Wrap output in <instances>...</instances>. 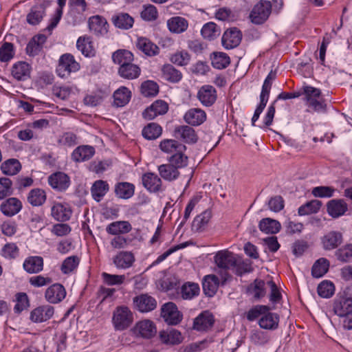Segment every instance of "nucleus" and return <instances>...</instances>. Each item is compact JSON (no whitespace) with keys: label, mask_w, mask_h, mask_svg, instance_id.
<instances>
[{"label":"nucleus","mask_w":352,"mask_h":352,"mask_svg":"<svg viewBox=\"0 0 352 352\" xmlns=\"http://www.w3.org/2000/svg\"><path fill=\"white\" fill-rule=\"evenodd\" d=\"M31 69V66L26 62L19 61L12 67V76L17 80H25L30 76Z\"/></svg>","instance_id":"obj_27"},{"label":"nucleus","mask_w":352,"mask_h":352,"mask_svg":"<svg viewBox=\"0 0 352 352\" xmlns=\"http://www.w3.org/2000/svg\"><path fill=\"white\" fill-rule=\"evenodd\" d=\"M49 184L54 189L59 191L65 190L69 186V177L64 173L57 172L48 178Z\"/></svg>","instance_id":"obj_22"},{"label":"nucleus","mask_w":352,"mask_h":352,"mask_svg":"<svg viewBox=\"0 0 352 352\" xmlns=\"http://www.w3.org/2000/svg\"><path fill=\"white\" fill-rule=\"evenodd\" d=\"M199 286L195 283L187 282L180 289V294L184 300H191L199 294Z\"/></svg>","instance_id":"obj_47"},{"label":"nucleus","mask_w":352,"mask_h":352,"mask_svg":"<svg viewBox=\"0 0 352 352\" xmlns=\"http://www.w3.org/2000/svg\"><path fill=\"white\" fill-rule=\"evenodd\" d=\"M51 214L56 220L66 221L70 219L72 210L66 206L57 203L52 207Z\"/></svg>","instance_id":"obj_39"},{"label":"nucleus","mask_w":352,"mask_h":352,"mask_svg":"<svg viewBox=\"0 0 352 352\" xmlns=\"http://www.w3.org/2000/svg\"><path fill=\"white\" fill-rule=\"evenodd\" d=\"M280 223L270 218L263 219L259 222V229L266 234H276L280 230Z\"/></svg>","instance_id":"obj_50"},{"label":"nucleus","mask_w":352,"mask_h":352,"mask_svg":"<svg viewBox=\"0 0 352 352\" xmlns=\"http://www.w3.org/2000/svg\"><path fill=\"white\" fill-rule=\"evenodd\" d=\"M54 312V309L50 305H43L34 309L30 315L32 322L38 323L47 321L50 319Z\"/></svg>","instance_id":"obj_16"},{"label":"nucleus","mask_w":352,"mask_h":352,"mask_svg":"<svg viewBox=\"0 0 352 352\" xmlns=\"http://www.w3.org/2000/svg\"><path fill=\"white\" fill-rule=\"evenodd\" d=\"M76 47L77 49L85 56H94L95 50L90 37H79L76 42Z\"/></svg>","instance_id":"obj_44"},{"label":"nucleus","mask_w":352,"mask_h":352,"mask_svg":"<svg viewBox=\"0 0 352 352\" xmlns=\"http://www.w3.org/2000/svg\"><path fill=\"white\" fill-rule=\"evenodd\" d=\"M161 316L168 324H177L182 320V314L172 302L165 303L161 308Z\"/></svg>","instance_id":"obj_8"},{"label":"nucleus","mask_w":352,"mask_h":352,"mask_svg":"<svg viewBox=\"0 0 352 352\" xmlns=\"http://www.w3.org/2000/svg\"><path fill=\"white\" fill-rule=\"evenodd\" d=\"M46 40L47 37L44 34L34 36L27 45L25 49L27 54L30 56H35L38 54Z\"/></svg>","instance_id":"obj_31"},{"label":"nucleus","mask_w":352,"mask_h":352,"mask_svg":"<svg viewBox=\"0 0 352 352\" xmlns=\"http://www.w3.org/2000/svg\"><path fill=\"white\" fill-rule=\"evenodd\" d=\"M108 23L104 18L96 15L89 18V27L96 35H102L107 32Z\"/></svg>","instance_id":"obj_32"},{"label":"nucleus","mask_w":352,"mask_h":352,"mask_svg":"<svg viewBox=\"0 0 352 352\" xmlns=\"http://www.w3.org/2000/svg\"><path fill=\"white\" fill-rule=\"evenodd\" d=\"M136 47L139 50L148 56H155L159 53V47L145 37L138 38Z\"/></svg>","instance_id":"obj_34"},{"label":"nucleus","mask_w":352,"mask_h":352,"mask_svg":"<svg viewBox=\"0 0 352 352\" xmlns=\"http://www.w3.org/2000/svg\"><path fill=\"white\" fill-rule=\"evenodd\" d=\"M141 69L140 67L135 64L127 63L125 65H122V67H119L118 74L119 75L125 79L133 80L139 77L140 75Z\"/></svg>","instance_id":"obj_37"},{"label":"nucleus","mask_w":352,"mask_h":352,"mask_svg":"<svg viewBox=\"0 0 352 352\" xmlns=\"http://www.w3.org/2000/svg\"><path fill=\"white\" fill-rule=\"evenodd\" d=\"M329 267V261L325 258H320L315 262L312 267V276L315 278H320L328 272Z\"/></svg>","instance_id":"obj_55"},{"label":"nucleus","mask_w":352,"mask_h":352,"mask_svg":"<svg viewBox=\"0 0 352 352\" xmlns=\"http://www.w3.org/2000/svg\"><path fill=\"white\" fill-rule=\"evenodd\" d=\"M133 303L136 309L143 313L151 311L155 309L157 306L155 299L146 294L135 297Z\"/></svg>","instance_id":"obj_17"},{"label":"nucleus","mask_w":352,"mask_h":352,"mask_svg":"<svg viewBox=\"0 0 352 352\" xmlns=\"http://www.w3.org/2000/svg\"><path fill=\"white\" fill-rule=\"evenodd\" d=\"M95 154V148L89 145L77 146L72 152L71 157L75 162H82L90 160Z\"/></svg>","instance_id":"obj_21"},{"label":"nucleus","mask_w":352,"mask_h":352,"mask_svg":"<svg viewBox=\"0 0 352 352\" xmlns=\"http://www.w3.org/2000/svg\"><path fill=\"white\" fill-rule=\"evenodd\" d=\"M135 192V186L129 182H118L115 186V194L116 197L123 199H127L133 197Z\"/></svg>","instance_id":"obj_36"},{"label":"nucleus","mask_w":352,"mask_h":352,"mask_svg":"<svg viewBox=\"0 0 352 352\" xmlns=\"http://www.w3.org/2000/svg\"><path fill=\"white\" fill-rule=\"evenodd\" d=\"M184 120L190 125L199 126L206 120V113L201 109L192 108L186 112Z\"/></svg>","instance_id":"obj_24"},{"label":"nucleus","mask_w":352,"mask_h":352,"mask_svg":"<svg viewBox=\"0 0 352 352\" xmlns=\"http://www.w3.org/2000/svg\"><path fill=\"white\" fill-rule=\"evenodd\" d=\"M333 311L340 316H348L352 312V299L351 297L340 296L333 303Z\"/></svg>","instance_id":"obj_20"},{"label":"nucleus","mask_w":352,"mask_h":352,"mask_svg":"<svg viewBox=\"0 0 352 352\" xmlns=\"http://www.w3.org/2000/svg\"><path fill=\"white\" fill-rule=\"evenodd\" d=\"M317 291L320 297L328 298L334 294L335 287L331 281L324 280L318 285Z\"/></svg>","instance_id":"obj_62"},{"label":"nucleus","mask_w":352,"mask_h":352,"mask_svg":"<svg viewBox=\"0 0 352 352\" xmlns=\"http://www.w3.org/2000/svg\"><path fill=\"white\" fill-rule=\"evenodd\" d=\"M162 131V129L159 124L151 122L144 127L142 134L147 140H155L160 136Z\"/></svg>","instance_id":"obj_59"},{"label":"nucleus","mask_w":352,"mask_h":352,"mask_svg":"<svg viewBox=\"0 0 352 352\" xmlns=\"http://www.w3.org/2000/svg\"><path fill=\"white\" fill-rule=\"evenodd\" d=\"M202 285L205 294L208 296H213L218 289L219 280L214 274L207 275L204 277Z\"/></svg>","instance_id":"obj_41"},{"label":"nucleus","mask_w":352,"mask_h":352,"mask_svg":"<svg viewBox=\"0 0 352 352\" xmlns=\"http://www.w3.org/2000/svg\"><path fill=\"white\" fill-rule=\"evenodd\" d=\"M276 73L274 71H271L265 79L260 94V103L256 108L254 115L260 116L261 113L266 107L269 99L271 87L273 81L276 79Z\"/></svg>","instance_id":"obj_7"},{"label":"nucleus","mask_w":352,"mask_h":352,"mask_svg":"<svg viewBox=\"0 0 352 352\" xmlns=\"http://www.w3.org/2000/svg\"><path fill=\"white\" fill-rule=\"evenodd\" d=\"M276 73L274 71H271L265 79L260 94V103L256 108L254 115L260 116L261 113L266 107L269 99L271 87L273 81L276 79Z\"/></svg>","instance_id":"obj_6"},{"label":"nucleus","mask_w":352,"mask_h":352,"mask_svg":"<svg viewBox=\"0 0 352 352\" xmlns=\"http://www.w3.org/2000/svg\"><path fill=\"white\" fill-rule=\"evenodd\" d=\"M322 203L320 201L314 199L302 205L298 210V214L300 216L309 215L316 213L319 211Z\"/></svg>","instance_id":"obj_57"},{"label":"nucleus","mask_w":352,"mask_h":352,"mask_svg":"<svg viewBox=\"0 0 352 352\" xmlns=\"http://www.w3.org/2000/svg\"><path fill=\"white\" fill-rule=\"evenodd\" d=\"M217 98L215 88L209 85H203L197 92V98L205 107L212 106Z\"/></svg>","instance_id":"obj_12"},{"label":"nucleus","mask_w":352,"mask_h":352,"mask_svg":"<svg viewBox=\"0 0 352 352\" xmlns=\"http://www.w3.org/2000/svg\"><path fill=\"white\" fill-rule=\"evenodd\" d=\"M45 6L43 4H38L33 6L27 15V21L31 25L38 24L45 14Z\"/></svg>","instance_id":"obj_49"},{"label":"nucleus","mask_w":352,"mask_h":352,"mask_svg":"<svg viewBox=\"0 0 352 352\" xmlns=\"http://www.w3.org/2000/svg\"><path fill=\"white\" fill-rule=\"evenodd\" d=\"M80 263V258L77 256H71L66 258L61 265V271L63 274H67L77 268Z\"/></svg>","instance_id":"obj_63"},{"label":"nucleus","mask_w":352,"mask_h":352,"mask_svg":"<svg viewBox=\"0 0 352 352\" xmlns=\"http://www.w3.org/2000/svg\"><path fill=\"white\" fill-rule=\"evenodd\" d=\"M43 259L41 256H30L26 258L23 263L24 270L30 273H38L43 270Z\"/></svg>","instance_id":"obj_40"},{"label":"nucleus","mask_w":352,"mask_h":352,"mask_svg":"<svg viewBox=\"0 0 352 352\" xmlns=\"http://www.w3.org/2000/svg\"><path fill=\"white\" fill-rule=\"evenodd\" d=\"M305 100L309 108L318 113L326 111V104L321 97V91L319 89L305 86L303 87Z\"/></svg>","instance_id":"obj_1"},{"label":"nucleus","mask_w":352,"mask_h":352,"mask_svg":"<svg viewBox=\"0 0 352 352\" xmlns=\"http://www.w3.org/2000/svg\"><path fill=\"white\" fill-rule=\"evenodd\" d=\"M112 60L115 64H118L120 67H122V65L133 62L134 56L133 53L127 50H118L113 53Z\"/></svg>","instance_id":"obj_42"},{"label":"nucleus","mask_w":352,"mask_h":352,"mask_svg":"<svg viewBox=\"0 0 352 352\" xmlns=\"http://www.w3.org/2000/svg\"><path fill=\"white\" fill-rule=\"evenodd\" d=\"M320 242L322 248L325 250L336 249L343 242L342 233L336 230L329 231L321 237Z\"/></svg>","instance_id":"obj_9"},{"label":"nucleus","mask_w":352,"mask_h":352,"mask_svg":"<svg viewBox=\"0 0 352 352\" xmlns=\"http://www.w3.org/2000/svg\"><path fill=\"white\" fill-rule=\"evenodd\" d=\"M158 171L160 176L168 182L175 180L179 175L178 169L169 163L159 166Z\"/></svg>","instance_id":"obj_43"},{"label":"nucleus","mask_w":352,"mask_h":352,"mask_svg":"<svg viewBox=\"0 0 352 352\" xmlns=\"http://www.w3.org/2000/svg\"><path fill=\"white\" fill-rule=\"evenodd\" d=\"M212 217L210 210H205L197 215L193 220L192 229L195 232H201L205 229Z\"/></svg>","instance_id":"obj_48"},{"label":"nucleus","mask_w":352,"mask_h":352,"mask_svg":"<svg viewBox=\"0 0 352 352\" xmlns=\"http://www.w3.org/2000/svg\"><path fill=\"white\" fill-rule=\"evenodd\" d=\"M132 230L131 224L127 221H116L106 227V232L114 236H122Z\"/></svg>","instance_id":"obj_25"},{"label":"nucleus","mask_w":352,"mask_h":352,"mask_svg":"<svg viewBox=\"0 0 352 352\" xmlns=\"http://www.w3.org/2000/svg\"><path fill=\"white\" fill-rule=\"evenodd\" d=\"M271 11V3L261 0L254 6L249 17L252 23L256 25L263 24L268 19Z\"/></svg>","instance_id":"obj_2"},{"label":"nucleus","mask_w":352,"mask_h":352,"mask_svg":"<svg viewBox=\"0 0 352 352\" xmlns=\"http://www.w3.org/2000/svg\"><path fill=\"white\" fill-rule=\"evenodd\" d=\"M168 110V104L164 100H157L143 111L142 116L146 120H153L158 116L165 114Z\"/></svg>","instance_id":"obj_11"},{"label":"nucleus","mask_w":352,"mask_h":352,"mask_svg":"<svg viewBox=\"0 0 352 352\" xmlns=\"http://www.w3.org/2000/svg\"><path fill=\"white\" fill-rule=\"evenodd\" d=\"M167 26L170 32L181 34L188 28V21L182 16H173L167 21Z\"/></svg>","instance_id":"obj_35"},{"label":"nucleus","mask_w":352,"mask_h":352,"mask_svg":"<svg viewBox=\"0 0 352 352\" xmlns=\"http://www.w3.org/2000/svg\"><path fill=\"white\" fill-rule=\"evenodd\" d=\"M162 78L172 83H177L182 78V72L171 64L164 65L162 69Z\"/></svg>","instance_id":"obj_33"},{"label":"nucleus","mask_w":352,"mask_h":352,"mask_svg":"<svg viewBox=\"0 0 352 352\" xmlns=\"http://www.w3.org/2000/svg\"><path fill=\"white\" fill-rule=\"evenodd\" d=\"M133 320V314L127 307H118L113 311L112 322L116 330L126 329L132 323Z\"/></svg>","instance_id":"obj_3"},{"label":"nucleus","mask_w":352,"mask_h":352,"mask_svg":"<svg viewBox=\"0 0 352 352\" xmlns=\"http://www.w3.org/2000/svg\"><path fill=\"white\" fill-rule=\"evenodd\" d=\"M201 33L204 38L213 40L220 35L221 30L214 23L209 22L203 26Z\"/></svg>","instance_id":"obj_58"},{"label":"nucleus","mask_w":352,"mask_h":352,"mask_svg":"<svg viewBox=\"0 0 352 352\" xmlns=\"http://www.w3.org/2000/svg\"><path fill=\"white\" fill-rule=\"evenodd\" d=\"M27 199L32 206H40L46 200L45 192L41 188H34L28 193Z\"/></svg>","instance_id":"obj_51"},{"label":"nucleus","mask_w":352,"mask_h":352,"mask_svg":"<svg viewBox=\"0 0 352 352\" xmlns=\"http://www.w3.org/2000/svg\"><path fill=\"white\" fill-rule=\"evenodd\" d=\"M131 98V91L126 87H121L113 93L114 104L117 107H124Z\"/></svg>","instance_id":"obj_45"},{"label":"nucleus","mask_w":352,"mask_h":352,"mask_svg":"<svg viewBox=\"0 0 352 352\" xmlns=\"http://www.w3.org/2000/svg\"><path fill=\"white\" fill-rule=\"evenodd\" d=\"M131 331L135 337L147 340L151 339L157 334L155 324L148 319L137 322Z\"/></svg>","instance_id":"obj_4"},{"label":"nucleus","mask_w":352,"mask_h":352,"mask_svg":"<svg viewBox=\"0 0 352 352\" xmlns=\"http://www.w3.org/2000/svg\"><path fill=\"white\" fill-rule=\"evenodd\" d=\"M135 261L134 254L129 251H120L113 257V263L118 269L130 268Z\"/></svg>","instance_id":"obj_19"},{"label":"nucleus","mask_w":352,"mask_h":352,"mask_svg":"<svg viewBox=\"0 0 352 352\" xmlns=\"http://www.w3.org/2000/svg\"><path fill=\"white\" fill-rule=\"evenodd\" d=\"M79 69L80 65L74 57L70 54H65L59 58L56 73L61 78H67L72 72H76Z\"/></svg>","instance_id":"obj_5"},{"label":"nucleus","mask_w":352,"mask_h":352,"mask_svg":"<svg viewBox=\"0 0 352 352\" xmlns=\"http://www.w3.org/2000/svg\"><path fill=\"white\" fill-rule=\"evenodd\" d=\"M327 208L330 216L338 218L347 211L348 205L343 199H332L327 203Z\"/></svg>","instance_id":"obj_28"},{"label":"nucleus","mask_w":352,"mask_h":352,"mask_svg":"<svg viewBox=\"0 0 352 352\" xmlns=\"http://www.w3.org/2000/svg\"><path fill=\"white\" fill-rule=\"evenodd\" d=\"M112 20L116 27L123 30L131 28L134 23L133 17L127 13H119L113 16Z\"/></svg>","instance_id":"obj_52"},{"label":"nucleus","mask_w":352,"mask_h":352,"mask_svg":"<svg viewBox=\"0 0 352 352\" xmlns=\"http://www.w3.org/2000/svg\"><path fill=\"white\" fill-rule=\"evenodd\" d=\"M174 136L187 144H194L198 140L195 129L187 125L177 126L174 129Z\"/></svg>","instance_id":"obj_10"},{"label":"nucleus","mask_w":352,"mask_h":352,"mask_svg":"<svg viewBox=\"0 0 352 352\" xmlns=\"http://www.w3.org/2000/svg\"><path fill=\"white\" fill-rule=\"evenodd\" d=\"M160 149L167 153H175L178 151L186 150V146L175 140H164L160 144Z\"/></svg>","instance_id":"obj_54"},{"label":"nucleus","mask_w":352,"mask_h":352,"mask_svg":"<svg viewBox=\"0 0 352 352\" xmlns=\"http://www.w3.org/2000/svg\"><path fill=\"white\" fill-rule=\"evenodd\" d=\"M109 184L103 180L96 181L91 188V192L93 198L96 201H100L101 199L109 191Z\"/></svg>","instance_id":"obj_46"},{"label":"nucleus","mask_w":352,"mask_h":352,"mask_svg":"<svg viewBox=\"0 0 352 352\" xmlns=\"http://www.w3.org/2000/svg\"><path fill=\"white\" fill-rule=\"evenodd\" d=\"M211 59L212 66L218 69L227 67L230 63V57L224 52H214Z\"/></svg>","instance_id":"obj_60"},{"label":"nucleus","mask_w":352,"mask_h":352,"mask_svg":"<svg viewBox=\"0 0 352 352\" xmlns=\"http://www.w3.org/2000/svg\"><path fill=\"white\" fill-rule=\"evenodd\" d=\"M279 316L276 313L267 311L258 320V324L261 329L267 330H275L278 328Z\"/></svg>","instance_id":"obj_29"},{"label":"nucleus","mask_w":352,"mask_h":352,"mask_svg":"<svg viewBox=\"0 0 352 352\" xmlns=\"http://www.w3.org/2000/svg\"><path fill=\"white\" fill-rule=\"evenodd\" d=\"M170 61L179 66L187 65L190 60V56L185 50L177 51L171 55Z\"/></svg>","instance_id":"obj_64"},{"label":"nucleus","mask_w":352,"mask_h":352,"mask_svg":"<svg viewBox=\"0 0 352 352\" xmlns=\"http://www.w3.org/2000/svg\"><path fill=\"white\" fill-rule=\"evenodd\" d=\"M168 162L170 164L179 169L187 166L188 157L183 153V151H178L168 158Z\"/></svg>","instance_id":"obj_61"},{"label":"nucleus","mask_w":352,"mask_h":352,"mask_svg":"<svg viewBox=\"0 0 352 352\" xmlns=\"http://www.w3.org/2000/svg\"><path fill=\"white\" fill-rule=\"evenodd\" d=\"M242 38V34L236 28L226 30L222 36V45L226 49H233L237 47Z\"/></svg>","instance_id":"obj_15"},{"label":"nucleus","mask_w":352,"mask_h":352,"mask_svg":"<svg viewBox=\"0 0 352 352\" xmlns=\"http://www.w3.org/2000/svg\"><path fill=\"white\" fill-rule=\"evenodd\" d=\"M22 208L21 201L15 197L7 199L1 205V211L8 217H12L19 213Z\"/></svg>","instance_id":"obj_26"},{"label":"nucleus","mask_w":352,"mask_h":352,"mask_svg":"<svg viewBox=\"0 0 352 352\" xmlns=\"http://www.w3.org/2000/svg\"><path fill=\"white\" fill-rule=\"evenodd\" d=\"M265 283L262 280L256 279L248 288V293L252 295L255 299L258 300L265 296Z\"/></svg>","instance_id":"obj_53"},{"label":"nucleus","mask_w":352,"mask_h":352,"mask_svg":"<svg viewBox=\"0 0 352 352\" xmlns=\"http://www.w3.org/2000/svg\"><path fill=\"white\" fill-rule=\"evenodd\" d=\"M66 294V290L61 284L55 283L46 289L45 298L47 302L56 304L61 302L65 298Z\"/></svg>","instance_id":"obj_14"},{"label":"nucleus","mask_w":352,"mask_h":352,"mask_svg":"<svg viewBox=\"0 0 352 352\" xmlns=\"http://www.w3.org/2000/svg\"><path fill=\"white\" fill-rule=\"evenodd\" d=\"M142 184L145 188L152 192L160 190L162 186L161 179L153 173H146L142 177Z\"/></svg>","instance_id":"obj_30"},{"label":"nucleus","mask_w":352,"mask_h":352,"mask_svg":"<svg viewBox=\"0 0 352 352\" xmlns=\"http://www.w3.org/2000/svg\"><path fill=\"white\" fill-rule=\"evenodd\" d=\"M214 262L219 268L230 269L236 264L235 255L228 251L222 250L218 252L214 256Z\"/></svg>","instance_id":"obj_18"},{"label":"nucleus","mask_w":352,"mask_h":352,"mask_svg":"<svg viewBox=\"0 0 352 352\" xmlns=\"http://www.w3.org/2000/svg\"><path fill=\"white\" fill-rule=\"evenodd\" d=\"M159 338L162 343L166 345H176L183 341L180 331L173 329L160 331Z\"/></svg>","instance_id":"obj_23"},{"label":"nucleus","mask_w":352,"mask_h":352,"mask_svg":"<svg viewBox=\"0 0 352 352\" xmlns=\"http://www.w3.org/2000/svg\"><path fill=\"white\" fill-rule=\"evenodd\" d=\"M21 168L19 160L16 159H10L1 165V169L3 174L7 175H14L17 174Z\"/></svg>","instance_id":"obj_56"},{"label":"nucleus","mask_w":352,"mask_h":352,"mask_svg":"<svg viewBox=\"0 0 352 352\" xmlns=\"http://www.w3.org/2000/svg\"><path fill=\"white\" fill-rule=\"evenodd\" d=\"M214 318L209 311H204L199 314L194 320L193 329L198 331H206L212 328Z\"/></svg>","instance_id":"obj_13"},{"label":"nucleus","mask_w":352,"mask_h":352,"mask_svg":"<svg viewBox=\"0 0 352 352\" xmlns=\"http://www.w3.org/2000/svg\"><path fill=\"white\" fill-rule=\"evenodd\" d=\"M71 4L74 7L69 12L71 16H74L75 12H78V16L73 21L74 25L80 23L85 20V17L83 15V12L87 10V3L85 0H71Z\"/></svg>","instance_id":"obj_38"}]
</instances>
